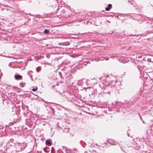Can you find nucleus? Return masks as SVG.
<instances>
[{"label": "nucleus", "mask_w": 153, "mask_h": 153, "mask_svg": "<svg viewBox=\"0 0 153 153\" xmlns=\"http://www.w3.org/2000/svg\"><path fill=\"white\" fill-rule=\"evenodd\" d=\"M38 88L37 87H36L35 88H33L32 89V91H35L37 90Z\"/></svg>", "instance_id": "6"}, {"label": "nucleus", "mask_w": 153, "mask_h": 153, "mask_svg": "<svg viewBox=\"0 0 153 153\" xmlns=\"http://www.w3.org/2000/svg\"><path fill=\"white\" fill-rule=\"evenodd\" d=\"M112 5L110 4H109L108 5V7L105 8L106 11L109 10L112 7Z\"/></svg>", "instance_id": "3"}, {"label": "nucleus", "mask_w": 153, "mask_h": 153, "mask_svg": "<svg viewBox=\"0 0 153 153\" xmlns=\"http://www.w3.org/2000/svg\"><path fill=\"white\" fill-rule=\"evenodd\" d=\"M78 83H79V85H81L83 83L82 80H79L78 81Z\"/></svg>", "instance_id": "5"}, {"label": "nucleus", "mask_w": 153, "mask_h": 153, "mask_svg": "<svg viewBox=\"0 0 153 153\" xmlns=\"http://www.w3.org/2000/svg\"><path fill=\"white\" fill-rule=\"evenodd\" d=\"M45 143L47 145L49 146L52 145V143L51 142V141L49 140H47L45 142Z\"/></svg>", "instance_id": "2"}, {"label": "nucleus", "mask_w": 153, "mask_h": 153, "mask_svg": "<svg viewBox=\"0 0 153 153\" xmlns=\"http://www.w3.org/2000/svg\"><path fill=\"white\" fill-rule=\"evenodd\" d=\"M14 77L16 80L21 79L22 78V76L19 74H16L14 76Z\"/></svg>", "instance_id": "1"}, {"label": "nucleus", "mask_w": 153, "mask_h": 153, "mask_svg": "<svg viewBox=\"0 0 153 153\" xmlns=\"http://www.w3.org/2000/svg\"><path fill=\"white\" fill-rule=\"evenodd\" d=\"M49 32V30L46 29L44 30V33L45 34H48Z\"/></svg>", "instance_id": "4"}, {"label": "nucleus", "mask_w": 153, "mask_h": 153, "mask_svg": "<svg viewBox=\"0 0 153 153\" xmlns=\"http://www.w3.org/2000/svg\"><path fill=\"white\" fill-rule=\"evenodd\" d=\"M20 85L21 87H24V85H23V84L22 82L20 83Z\"/></svg>", "instance_id": "7"}]
</instances>
